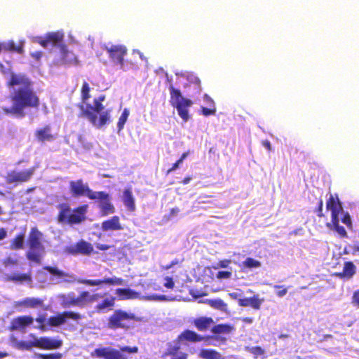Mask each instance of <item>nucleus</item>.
<instances>
[{
    "label": "nucleus",
    "instance_id": "obj_1",
    "mask_svg": "<svg viewBox=\"0 0 359 359\" xmlns=\"http://www.w3.org/2000/svg\"><path fill=\"white\" fill-rule=\"evenodd\" d=\"M6 86L13 88L8 96L12 106L2 107L4 114L23 118L25 109H39V97L33 89L32 81L26 76L12 73L6 81Z\"/></svg>",
    "mask_w": 359,
    "mask_h": 359
},
{
    "label": "nucleus",
    "instance_id": "obj_2",
    "mask_svg": "<svg viewBox=\"0 0 359 359\" xmlns=\"http://www.w3.org/2000/svg\"><path fill=\"white\" fill-rule=\"evenodd\" d=\"M70 191L73 196H86L90 200L99 202V208L102 215H108L115 212V208L111 203L109 194L105 191H94L81 179L69 182Z\"/></svg>",
    "mask_w": 359,
    "mask_h": 359
},
{
    "label": "nucleus",
    "instance_id": "obj_3",
    "mask_svg": "<svg viewBox=\"0 0 359 359\" xmlns=\"http://www.w3.org/2000/svg\"><path fill=\"white\" fill-rule=\"evenodd\" d=\"M104 99V95H100L94 99V105L86 104V105L79 104V106L81 109V116L86 118L94 126L97 128L102 127L110 119V110L103 111L104 107L102 102Z\"/></svg>",
    "mask_w": 359,
    "mask_h": 359
},
{
    "label": "nucleus",
    "instance_id": "obj_4",
    "mask_svg": "<svg viewBox=\"0 0 359 359\" xmlns=\"http://www.w3.org/2000/svg\"><path fill=\"white\" fill-rule=\"evenodd\" d=\"M59 212L57 220L59 223L69 225L79 224L86 219L88 205L86 204L79 205L72 209L67 203H62L57 205Z\"/></svg>",
    "mask_w": 359,
    "mask_h": 359
},
{
    "label": "nucleus",
    "instance_id": "obj_5",
    "mask_svg": "<svg viewBox=\"0 0 359 359\" xmlns=\"http://www.w3.org/2000/svg\"><path fill=\"white\" fill-rule=\"evenodd\" d=\"M43 233L35 226L32 227L29 233L27 244L29 250L27 253V257L29 261L40 264L41 255L45 251V248L41 242Z\"/></svg>",
    "mask_w": 359,
    "mask_h": 359
},
{
    "label": "nucleus",
    "instance_id": "obj_6",
    "mask_svg": "<svg viewBox=\"0 0 359 359\" xmlns=\"http://www.w3.org/2000/svg\"><path fill=\"white\" fill-rule=\"evenodd\" d=\"M123 295V298L125 299H139L143 301H154V302H163V301H191L193 299H197L208 293H201V294H195V293H189L191 299L182 297V295H173L172 293L169 295L163 294H149L145 295L144 293H120Z\"/></svg>",
    "mask_w": 359,
    "mask_h": 359
},
{
    "label": "nucleus",
    "instance_id": "obj_7",
    "mask_svg": "<svg viewBox=\"0 0 359 359\" xmlns=\"http://www.w3.org/2000/svg\"><path fill=\"white\" fill-rule=\"evenodd\" d=\"M169 90L170 104L177 110L178 115L182 119L187 122L189 119V108L193 104V102L189 99L184 98L181 91L172 85L169 86Z\"/></svg>",
    "mask_w": 359,
    "mask_h": 359
},
{
    "label": "nucleus",
    "instance_id": "obj_8",
    "mask_svg": "<svg viewBox=\"0 0 359 359\" xmlns=\"http://www.w3.org/2000/svg\"><path fill=\"white\" fill-rule=\"evenodd\" d=\"M120 349L121 351L110 347L99 348L95 350L93 355L104 359H127L128 356L126 354L135 353L138 351V348L136 346H123Z\"/></svg>",
    "mask_w": 359,
    "mask_h": 359
},
{
    "label": "nucleus",
    "instance_id": "obj_9",
    "mask_svg": "<svg viewBox=\"0 0 359 359\" xmlns=\"http://www.w3.org/2000/svg\"><path fill=\"white\" fill-rule=\"evenodd\" d=\"M60 57L53 63L55 66H76L79 64L77 56L69 50L66 44L60 45Z\"/></svg>",
    "mask_w": 359,
    "mask_h": 359
},
{
    "label": "nucleus",
    "instance_id": "obj_10",
    "mask_svg": "<svg viewBox=\"0 0 359 359\" xmlns=\"http://www.w3.org/2000/svg\"><path fill=\"white\" fill-rule=\"evenodd\" d=\"M134 318L133 313L122 310H116L109 318L108 327L111 329L124 328L128 326V323Z\"/></svg>",
    "mask_w": 359,
    "mask_h": 359
},
{
    "label": "nucleus",
    "instance_id": "obj_11",
    "mask_svg": "<svg viewBox=\"0 0 359 359\" xmlns=\"http://www.w3.org/2000/svg\"><path fill=\"white\" fill-rule=\"evenodd\" d=\"M34 172V167L22 171L12 170L7 173L6 182L9 184H13L14 185L28 182L32 178Z\"/></svg>",
    "mask_w": 359,
    "mask_h": 359
},
{
    "label": "nucleus",
    "instance_id": "obj_12",
    "mask_svg": "<svg viewBox=\"0 0 359 359\" xmlns=\"http://www.w3.org/2000/svg\"><path fill=\"white\" fill-rule=\"evenodd\" d=\"M109 58L116 64L123 66L124 64V57L127 54V48L124 45L115 44L109 47L104 46Z\"/></svg>",
    "mask_w": 359,
    "mask_h": 359
},
{
    "label": "nucleus",
    "instance_id": "obj_13",
    "mask_svg": "<svg viewBox=\"0 0 359 359\" xmlns=\"http://www.w3.org/2000/svg\"><path fill=\"white\" fill-rule=\"evenodd\" d=\"M93 251V247L90 243L81 240L75 245L67 248V252L72 255H89Z\"/></svg>",
    "mask_w": 359,
    "mask_h": 359
},
{
    "label": "nucleus",
    "instance_id": "obj_14",
    "mask_svg": "<svg viewBox=\"0 0 359 359\" xmlns=\"http://www.w3.org/2000/svg\"><path fill=\"white\" fill-rule=\"evenodd\" d=\"M68 318L78 320L80 318V316L71 311H65L62 313L57 314L56 316L50 317L48 322L50 325L57 327L64 324Z\"/></svg>",
    "mask_w": 359,
    "mask_h": 359
},
{
    "label": "nucleus",
    "instance_id": "obj_15",
    "mask_svg": "<svg viewBox=\"0 0 359 359\" xmlns=\"http://www.w3.org/2000/svg\"><path fill=\"white\" fill-rule=\"evenodd\" d=\"M326 208L331 211V219L339 217V215L342 212L343 208L337 194H330L326 202Z\"/></svg>",
    "mask_w": 359,
    "mask_h": 359
},
{
    "label": "nucleus",
    "instance_id": "obj_16",
    "mask_svg": "<svg viewBox=\"0 0 359 359\" xmlns=\"http://www.w3.org/2000/svg\"><path fill=\"white\" fill-rule=\"evenodd\" d=\"M88 293H81L79 297L75 298L72 297L70 294L67 296L62 295V305L65 307H69L71 306H81L84 305L88 301Z\"/></svg>",
    "mask_w": 359,
    "mask_h": 359
},
{
    "label": "nucleus",
    "instance_id": "obj_17",
    "mask_svg": "<svg viewBox=\"0 0 359 359\" xmlns=\"http://www.w3.org/2000/svg\"><path fill=\"white\" fill-rule=\"evenodd\" d=\"M62 346V341L49 337H36V347L43 349L58 348Z\"/></svg>",
    "mask_w": 359,
    "mask_h": 359
},
{
    "label": "nucleus",
    "instance_id": "obj_18",
    "mask_svg": "<svg viewBox=\"0 0 359 359\" xmlns=\"http://www.w3.org/2000/svg\"><path fill=\"white\" fill-rule=\"evenodd\" d=\"M34 321L33 318L30 316H20L14 318L11 322V330H18L23 332L25 327Z\"/></svg>",
    "mask_w": 359,
    "mask_h": 359
},
{
    "label": "nucleus",
    "instance_id": "obj_19",
    "mask_svg": "<svg viewBox=\"0 0 359 359\" xmlns=\"http://www.w3.org/2000/svg\"><path fill=\"white\" fill-rule=\"evenodd\" d=\"M34 135L36 140L41 142L52 141L55 139V136L51 133V127L49 125L36 130Z\"/></svg>",
    "mask_w": 359,
    "mask_h": 359
},
{
    "label": "nucleus",
    "instance_id": "obj_20",
    "mask_svg": "<svg viewBox=\"0 0 359 359\" xmlns=\"http://www.w3.org/2000/svg\"><path fill=\"white\" fill-rule=\"evenodd\" d=\"M102 229L103 231L121 230L123 226L120 223V219L118 216H113L110 219L102 222Z\"/></svg>",
    "mask_w": 359,
    "mask_h": 359
},
{
    "label": "nucleus",
    "instance_id": "obj_21",
    "mask_svg": "<svg viewBox=\"0 0 359 359\" xmlns=\"http://www.w3.org/2000/svg\"><path fill=\"white\" fill-rule=\"evenodd\" d=\"M34 339L32 341H18V339L14 336H11V342L13 347L18 349H26L30 350L32 347H36V337L33 334L30 335Z\"/></svg>",
    "mask_w": 359,
    "mask_h": 359
},
{
    "label": "nucleus",
    "instance_id": "obj_22",
    "mask_svg": "<svg viewBox=\"0 0 359 359\" xmlns=\"http://www.w3.org/2000/svg\"><path fill=\"white\" fill-rule=\"evenodd\" d=\"M48 43L53 46H57L59 48H60V45L65 44L63 43L64 41V34L60 32H49L46 34Z\"/></svg>",
    "mask_w": 359,
    "mask_h": 359
},
{
    "label": "nucleus",
    "instance_id": "obj_23",
    "mask_svg": "<svg viewBox=\"0 0 359 359\" xmlns=\"http://www.w3.org/2000/svg\"><path fill=\"white\" fill-rule=\"evenodd\" d=\"M264 302V299L259 297V295H254L250 298L240 299V305L243 306H252L253 309H259L260 305Z\"/></svg>",
    "mask_w": 359,
    "mask_h": 359
},
{
    "label": "nucleus",
    "instance_id": "obj_24",
    "mask_svg": "<svg viewBox=\"0 0 359 359\" xmlns=\"http://www.w3.org/2000/svg\"><path fill=\"white\" fill-rule=\"evenodd\" d=\"M123 280L119 278H106L104 280H83L81 281V283L94 286V285H98L103 283H109L112 285H121L123 284Z\"/></svg>",
    "mask_w": 359,
    "mask_h": 359
},
{
    "label": "nucleus",
    "instance_id": "obj_25",
    "mask_svg": "<svg viewBox=\"0 0 359 359\" xmlns=\"http://www.w3.org/2000/svg\"><path fill=\"white\" fill-rule=\"evenodd\" d=\"M326 226L331 230L336 231L341 238H347L348 234L345 229L339 225V217L331 219V222L327 223Z\"/></svg>",
    "mask_w": 359,
    "mask_h": 359
},
{
    "label": "nucleus",
    "instance_id": "obj_26",
    "mask_svg": "<svg viewBox=\"0 0 359 359\" xmlns=\"http://www.w3.org/2000/svg\"><path fill=\"white\" fill-rule=\"evenodd\" d=\"M123 201L129 211L133 212L135 210V199L130 188L123 191Z\"/></svg>",
    "mask_w": 359,
    "mask_h": 359
},
{
    "label": "nucleus",
    "instance_id": "obj_27",
    "mask_svg": "<svg viewBox=\"0 0 359 359\" xmlns=\"http://www.w3.org/2000/svg\"><path fill=\"white\" fill-rule=\"evenodd\" d=\"M178 339L180 341L187 340L192 342H196L204 340L205 337L198 335L194 331L187 330L178 337Z\"/></svg>",
    "mask_w": 359,
    "mask_h": 359
},
{
    "label": "nucleus",
    "instance_id": "obj_28",
    "mask_svg": "<svg viewBox=\"0 0 359 359\" xmlns=\"http://www.w3.org/2000/svg\"><path fill=\"white\" fill-rule=\"evenodd\" d=\"M8 280L14 283H32V276L30 273H14L8 277Z\"/></svg>",
    "mask_w": 359,
    "mask_h": 359
},
{
    "label": "nucleus",
    "instance_id": "obj_29",
    "mask_svg": "<svg viewBox=\"0 0 359 359\" xmlns=\"http://www.w3.org/2000/svg\"><path fill=\"white\" fill-rule=\"evenodd\" d=\"M194 323L198 330L204 331L210 327V326L214 323V321L212 318L201 317L196 319Z\"/></svg>",
    "mask_w": 359,
    "mask_h": 359
},
{
    "label": "nucleus",
    "instance_id": "obj_30",
    "mask_svg": "<svg viewBox=\"0 0 359 359\" xmlns=\"http://www.w3.org/2000/svg\"><path fill=\"white\" fill-rule=\"evenodd\" d=\"M356 271V267L352 262H346L341 273L338 275L340 277L350 278H351Z\"/></svg>",
    "mask_w": 359,
    "mask_h": 359
},
{
    "label": "nucleus",
    "instance_id": "obj_31",
    "mask_svg": "<svg viewBox=\"0 0 359 359\" xmlns=\"http://www.w3.org/2000/svg\"><path fill=\"white\" fill-rule=\"evenodd\" d=\"M25 236V235L24 232L16 235V236L11 242L10 248L11 250L22 249L24 246Z\"/></svg>",
    "mask_w": 359,
    "mask_h": 359
},
{
    "label": "nucleus",
    "instance_id": "obj_32",
    "mask_svg": "<svg viewBox=\"0 0 359 359\" xmlns=\"http://www.w3.org/2000/svg\"><path fill=\"white\" fill-rule=\"evenodd\" d=\"M199 356L204 359H222V355L215 350L203 349Z\"/></svg>",
    "mask_w": 359,
    "mask_h": 359
},
{
    "label": "nucleus",
    "instance_id": "obj_33",
    "mask_svg": "<svg viewBox=\"0 0 359 359\" xmlns=\"http://www.w3.org/2000/svg\"><path fill=\"white\" fill-rule=\"evenodd\" d=\"M43 270L47 271L53 276L58 278H63L67 276V273L58 269L57 266H44Z\"/></svg>",
    "mask_w": 359,
    "mask_h": 359
},
{
    "label": "nucleus",
    "instance_id": "obj_34",
    "mask_svg": "<svg viewBox=\"0 0 359 359\" xmlns=\"http://www.w3.org/2000/svg\"><path fill=\"white\" fill-rule=\"evenodd\" d=\"M114 304V298L111 297H106L100 301L97 305L98 311H102L106 309H110Z\"/></svg>",
    "mask_w": 359,
    "mask_h": 359
},
{
    "label": "nucleus",
    "instance_id": "obj_35",
    "mask_svg": "<svg viewBox=\"0 0 359 359\" xmlns=\"http://www.w3.org/2000/svg\"><path fill=\"white\" fill-rule=\"evenodd\" d=\"M90 88L89 84L86 81H84L83 83L81 90V100H82L81 104L84 105V104H85L86 105V104H88L87 101L90 97Z\"/></svg>",
    "mask_w": 359,
    "mask_h": 359
},
{
    "label": "nucleus",
    "instance_id": "obj_36",
    "mask_svg": "<svg viewBox=\"0 0 359 359\" xmlns=\"http://www.w3.org/2000/svg\"><path fill=\"white\" fill-rule=\"evenodd\" d=\"M232 327L229 325H217L212 328V332L214 334L229 333L232 330Z\"/></svg>",
    "mask_w": 359,
    "mask_h": 359
},
{
    "label": "nucleus",
    "instance_id": "obj_37",
    "mask_svg": "<svg viewBox=\"0 0 359 359\" xmlns=\"http://www.w3.org/2000/svg\"><path fill=\"white\" fill-rule=\"evenodd\" d=\"M42 302L37 299H27L22 302H18V305H22L26 307H38L41 306Z\"/></svg>",
    "mask_w": 359,
    "mask_h": 359
},
{
    "label": "nucleus",
    "instance_id": "obj_38",
    "mask_svg": "<svg viewBox=\"0 0 359 359\" xmlns=\"http://www.w3.org/2000/svg\"><path fill=\"white\" fill-rule=\"evenodd\" d=\"M243 266L248 269L258 268L261 266V262L252 257H248L243 262Z\"/></svg>",
    "mask_w": 359,
    "mask_h": 359
},
{
    "label": "nucleus",
    "instance_id": "obj_39",
    "mask_svg": "<svg viewBox=\"0 0 359 359\" xmlns=\"http://www.w3.org/2000/svg\"><path fill=\"white\" fill-rule=\"evenodd\" d=\"M208 304L212 307L221 311H226V304L219 299L208 300Z\"/></svg>",
    "mask_w": 359,
    "mask_h": 359
},
{
    "label": "nucleus",
    "instance_id": "obj_40",
    "mask_svg": "<svg viewBox=\"0 0 359 359\" xmlns=\"http://www.w3.org/2000/svg\"><path fill=\"white\" fill-rule=\"evenodd\" d=\"M205 339L208 341V345L212 346H220L224 344L226 339L220 337H205Z\"/></svg>",
    "mask_w": 359,
    "mask_h": 359
},
{
    "label": "nucleus",
    "instance_id": "obj_41",
    "mask_svg": "<svg viewBox=\"0 0 359 359\" xmlns=\"http://www.w3.org/2000/svg\"><path fill=\"white\" fill-rule=\"evenodd\" d=\"M129 116V111L127 109H124L121 116L118 118V121L117 123V127L118 130H121L123 128L124 125L128 119Z\"/></svg>",
    "mask_w": 359,
    "mask_h": 359
},
{
    "label": "nucleus",
    "instance_id": "obj_42",
    "mask_svg": "<svg viewBox=\"0 0 359 359\" xmlns=\"http://www.w3.org/2000/svg\"><path fill=\"white\" fill-rule=\"evenodd\" d=\"M3 265L5 267L17 266L19 264V259L17 257L8 256L3 260Z\"/></svg>",
    "mask_w": 359,
    "mask_h": 359
},
{
    "label": "nucleus",
    "instance_id": "obj_43",
    "mask_svg": "<svg viewBox=\"0 0 359 359\" xmlns=\"http://www.w3.org/2000/svg\"><path fill=\"white\" fill-rule=\"evenodd\" d=\"M348 248L353 255L359 252V231L358 236L353 238L352 244H350Z\"/></svg>",
    "mask_w": 359,
    "mask_h": 359
},
{
    "label": "nucleus",
    "instance_id": "obj_44",
    "mask_svg": "<svg viewBox=\"0 0 359 359\" xmlns=\"http://www.w3.org/2000/svg\"><path fill=\"white\" fill-rule=\"evenodd\" d=\"M36 358L38 359H61L62 354L60 353H52L48 355L36 353L35 354Z\"/></svg>",
    "mask_w": 359,
    "mask_h": 359
},
{
    "label": "nucleus",
    "instance_id": "obj_45",
    "mask_svg": "<svg viewBox=\"0 0 359 359\" xmlns=\"http://www.w3.org/2000/svg\"><path fill=\"white\" fill-rule=\"evenodd\" d=\"M231 260L225 259L219 260L215 265H213L212 268L213 269H218L219 268H226L229 266V265L231 264Z\"/></svg>",
    "mask_w": 359,
    "mask_h": 359
},
{
    "label": "nucleus",
    "instance_id": "obj_46",
    "mask_svg": "<svg viewBox=\"0 0 359 359\" xmlns=\"http://www.w3.org/2000/svg\"><path fill=\"white\" fill-rule=\"evenodd\" d=\"M341 222L350 229H352V221L350 215L348 212H344L341 219Z\"/></svg>",
    "mask_w": 359,
    "mask_h": 359
},
{
    "label": "nucleus",
    "instance_id": "obj_47",
    "mask_svg": "<svg viewBox=\"0 0 359 359\" xmlns=\"http://www.w3.org/2000/svg\"><path fill=\"white\" fill-rule=\"evenodd\" d=\"M232 271H219L216 274V278L218 279H229L231 277Z\"/></svg>",
    "mask_w": 359,
    "mask_h": 359
},
{
    "label": "nucleus",
    "instance_id": "obj_48",
    "mask_svg": "<svg viewBox=\"0 0 359 359\" xmlns=\"http://www.w3.org/2000/svg\"><path fill=\"white\" fill-rule=\"evenodd\" d=\"M201 111L203 116H209L210 115H214L216 113V108L215 106H213L212 108L201 107Z\"/></svg>",
    "mask_w": 359,
    "mask_h": 359
},
{
    "label": "nucleus",
    "instance_id": "obj_49",
    "mask_svg": "<svg viewBox=\"0 0 359 359\" xmlns=\"http://www.w3.org/2000/svg\"><path fill=\"white\" fill-rule=\"evenodd\" d=\"M323 201L320 198L318 202V206L315 209V212H316L317 216L318 217H323L325 215L323 212Z\"/></svg>",
    "mask_w": 359,
    "mask_h": 359
},
{
    "label": "nucleus",
    "instance_id": "obj_50",
    "mask_svg": "<svg viewBox=\"0 0 359 359\" xmlns=\"http://www.w3.org/2000/svg\"><path fill=\"white\" fill-rule=\"evenodd\" d=\"M163 285L168 289H173L175 283L172 280V278L169 276L165 277Z\"/></svg>",
    "mask_w": 359,
    "mask_h": 359
},
{
    "label": "nucleus",
    "instance_id": "obj_51",
    "mask_svg": "<svg viewBox=\"0 0 359 359\" xmlns=\"http://www.w3.org/2000/svg\"><path fill=\"white\" fill-rule=\"evenodd\" d=\"M182 163V162L180 159H178L175 163H174L172 165V167L166 171V175H169L170 172L177 169Z\"/></svg>",
    "mask_w": 359,
    "mask_h": 359
},
{
    "label": "nucleus",
    "instance_id": "obj_52",
    "mask_svg": "<svg viewBox=\"0 0 359 359\" xmlns=\"http://www.w3.org/2000/svg\"><path fill=\"white\" fill-rule=\"evenodd\" d=\"M30 55L32 58H34L35 60L36 61H39L40 60V59L41 58L42 55H43V52L41 51H34V52H32L30 53Z\"/></svg>",
    "mask_w": 359,
    "mask_h": 359
},
{
    "label": "nucleus",
    "instance_id": "obj_53",
    "mask_svg": "<svg viewBox=\"0 0 359 359\" xmlns=\"http://www.w3.org/2000/svg\"><path fill=\"white\" fill-rule=\"evenodd\" d=\"M180 212V209L177 207L172 208L170 210V213L167 216V219H170L172 217L175 216Z\"/></svg>",
    "mask_w": 359,
    "mask_h": 359
},
{
    "label": "nucleus",
    "instance_id": "obj_54",
    "mask_svg": "<svg viewBox=\"0 0 359 359\" xmlns=\"http://www.w3.org/2000/svg\"><path fill=\"white\" fill-rule=\"evenodd\" d=\"M37 42L43 48H47L49 45L46 36L44 39H39Z\"/></svg>",
    "mask_w": 359,
    "mask_h": 359
},
{
    "label": "nucleus",
    "instance_id": "obj_55",
    "mask_svg": "<svg viewBox=\"0 0 359 359\" xmlns=\"http://www.w3.org/2000/svg\"><path fill=\"white\" fill-rule=\"evenodd\" d=\"M180 349V346L176 344L173 346H170L168 349V353L170 355H175L177 352V351Z\"/></svg>",
    "mask_w": 359,
    "mask_h": 359
},
{
    "label": "nucleus",
    "instance_id": "obj_56",
    "mask_svg": "<svg viewBox=\"0 0 359 359\" xmlns=\"http://www.w3.org/2000/svg\"><path fill=\"white\" fill-rule=\"evenodd\" d=\"M251 352L256 355H259L263 354L264 351L260 347H253Z\"/></svg>",
    "mask_w": 359,
    "mask_h": 359
},
{
    "label": "nucleus",
    "instance_id": "obj_57",
    "mask_svg": "<svg viewBox=\"0 0 359 359\" xmlns=\"http://www.w3.org/2000/svg\"><path fill=\"white\" fill-rule=\"evenodd\" d=\"M352 302L355 306L359 307V293H354Z\"/></svg>",
    "mask_w": 359,
    "mask_h": 359
},
{
    "label": "nucleus",
    "instance_id": "obj_58",
    "mask_svg": "<svg viewBox=\"0 0 359 359\" xmlns=\"http://www.w3.org/2000/svg\"><path fill=\"white\" fill-rule=\"evenodd\" d=\"M7 237V231L6 229L1 227L0 228V241L4 240Z\"/></svg>",
    "mask_w": 359,
    "mask_h": 359
},
{
    "label": "nucleus",
    "instance_id": "obj_59",
    "mask_svg": "<svg viewBox=\"0 0 359 359\" xmlns=\"http://www.w3.org/2000/svg\"><path fill=\"white\" fill-rule=\"evenodd\" d=\"M96 248L100 250H109L111 246L105 244H97Z\"/></svg>",
    "mask_w": 359,
    "mask_h": 359
},
{
    "label": "nucleus",
    "instance_id": "obj_60",
    "mask_svg": "<svg viewBox=\"0 0 359 359\" xmlns=\"http://www.w3.org/2000/svg\"><path fill=\"white\" fill-rule=\"evenodd\" d=\"M262 145L266 148L269 151L271 150V145L269 140H265L262 142Z\"/></svg>",
    "mask_w": 359,
    "mask_h": 359
},
{
    "label": "nucleus",
    "instance_id": "obj_61",
    "mask_svg": "<svg viewBox=\"0 0 359 359\" xmlns=\"http://www.w3.org/2000/svg\"><path fill=\"white\" fill-rule=\"evenodd\" d=\"M191 180L192 177L191 176H187L182 180L181 183L182 184H187L191 182Z\"/></svg>",
    "mask_w": 359,
    "mask_h": 359
},
{
    "label": "nucleus",
    "instance_id": "obj_62",
    "mask_svg": "<svg viewBox=\"0 0 359 359\" xmlns=\"http://www.w3.org/2000/svg\"><path fill=\"white\" fill-rule=\"evenodd\" d=\"M204 98L208 103L211 104L212 107L215 106L214 101L210 96H208V95H205Z\"/></svg>",
    "mask_w": 359,
    "mask_h": 359
},
{
    "label": "nucleus",
    "instance_id": "obj_63",
    "mask_svg": "<svg viewBox=\"0 0 359 359\" xmlns=\"http://www.w3.org/2000/svg\"><path fill=\"white\" fill-rule=\"evenodd\" d=\"M189 151H186V152H184V153L181 155V156H180V158L179 159H180L182 162H183V161H184V159L188 156V155H189Z\"/></svg>",
    "mask_w": 359,
    "mask_h": 359
},
{
    "label": "nucleus",
    "instance_id": "obj_64",
    "mask_svg": "<svg viewBox=\"0 0 359 359\" xmlns=\"http://www.w3.org/2000/svg\"><path fill=\"white\" fill-rule=\"evenodd\" d=\"M187 354L181 353V355L180 356L175 357L172 359H187Z\"/></svg>",
    "mask_w": 359,
    "mask_h": 359
}]
</instances>
